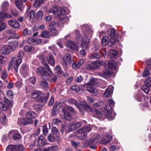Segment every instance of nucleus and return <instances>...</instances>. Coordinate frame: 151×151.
<instances>
[{"label":"nucleus","instance_id":"72a5a7b5","mask_svg":"<svg viewBox=\"0 0 151 151\" xmlns=\"http://www.w3.org/2000/svg\"><path fill=\"white\" fill-rule=\"evenodd\" d=\"M6 151H17L16 145H9L6 148Z\"/></svg>","mask_w":151,"mask_h":151},{"label":"nucleus","instance_id":"c85d7f7f","mask_svg":"<svg viewBox=\"0 0 151 151\" xmlns=\"http://www.w3.org/2000/svg\"><path fill=\"white\" fill-rule=\"evenodd\" d=\"M18 122L19 123H20L23 125H26L28 124H31L27 118H19Z\"/></svg>","mask_w":151,"mask_h":151},{"label":"nucleus","instance_id":"e433bc0d","mask_svg":"<svg viewBox=\"0 0 151 151\" xmlns=\"http://www.w3.org/2000/svg\"><path fill=\"white\" fill-rule=\"evenodd\" d=\"M80 129L82 130L83 132L87 134V132H89L91 130V128L90 126H86Z\"/></svg>","mask_w":151,"mask_h":151},{"label":"nucleus","instance_id":"e2e57ef3","mask_svg":"<svg viewBox=\"0 0 151 151\" xmlns=\"http://www.w3.org/2000/svg\"><path fill=\"white\" fill-rule=\"evenodd\" d=\"M17 151H24V148L22 145H16Z\"/></svg>","mask_w":151,"mask_h":151},{"label":"nucleus","instance_id":"20e7f679","mask_svg":"<svg viewBox=\"0 0 151 151\" xmlns=\"http://www.w3.org/2000/svg\"><path fill=\"white\" fill-rule=\"evenodd\" d=\"M31 96L35 101H42L44 99V94L40 91H34L31 93Z\"/></svg>","mask_w":151,"mask_h":151},{"label":"nucleus","instance_id":"09e8293b","mask_svg":"<svg viewBox=\"0 0 151 151\" xmlns=\"http://www.w3.org/2000/svg\"><path fill=\"white\" fill-rule=\"evenodd\" d=\"M95 111L96 114L97 116L99 118H104V115L101 113L99 111L96 109H95Z\"/></svg>","mask_w":151,"mask_h":151},{"label":"nucleus","instance_id":"aec40b11","mask_svg":"<svg viewBox=\"0 0 151 151\" xmlns=\"http://www.w3.org/2000/svg\"><path fill=\"white\" fill-rule=\"evenodd\" d=\"M48 63L51 65L54 66L55 64V61L54 58L51 54L48 55L46 57Z\"/></svg>","mask_w":151,"mask_h":151},{"label":"nucleus","instance_id":"a19ab883","mask_svg":"<svg viewBox=\"0 0 151 151\" xmlns=\"http://www.w3.org/2000/svg\"><path fill=\"white\" fill-rule=\"evenodd\" d=\"M144 97L143 96L142 93H139L137 94L136 96V99L139 102L142 101V100L144 99Z\"/></svg>","mask_w":151,"mask_h":151},{"label":"nucleus","instance_id":"412c9836","mask_svg":"<svg viewBox=\"0 0 151 151\" xmlns=\"http://www.w3.org/2000/svg\"><path fill=\"white\" fill-rule=\"evenodd\" d=\"M99 68L97 63L94 62L90 64H88L86 67V69L88 70H93Z\"/></svg>","mask_w":151,"mask_h":151},{"label":"nucleus","instance_id":"052dcab7","mask_svg":"<svg viewBox=\"0 0 151 151\" xmlns=\"http://www.w3.org/2000/svg\"><path fill=\"white\" fill-rule=\"evenodd\" d=\"M58 10L57 7H53L50 9L48 12L49 13H52L53 14H55L58 12Z\"/></svg>","mask_w":151,"mask_h":151},{"label":"nucleus","instance_id":"c9c22d12","mask_svg":"<svg viewBox=\"0 0 151 151\" xmlns=\"http://www.w3.org/2000/svg\"><path fill=\"white\" fill-rule=\"evenodd\" d=\"M21 135L18 133H16L13 134L12 136V138L15 140H19L21 138Z\"/></svg>","mask_w":151,"mask_h":151},{"label":"nucleus","instance_id":"ddd939ff","mask_svg":"<svg viewBox=\"0 0 151 151\" xmlns=\"http://www.w3.org/2000/svg\"><path fill=\"white\" fill-rule=\"evenodd\" d=\"M108 32L109 34L110 37V42L112 45H113L116 41L115 39V30L114 29H111L109 30Z\"/></svg>","mask_w":151,"mask_h":151},{"label":"nucleus","instance_id":"f03ea898","mask_svg":"<svg viewBox=\"0 0 151 151\" xmlns=\"http://www.w3.org/2000/svg\"><path fill=\"white\" fill-rule=\"evenodd\" d=\"M84 35L85 39L81 42V45L82 48L86 49L89 47V43L90 42L89 37L92 36V32L90 29H88V30L85 31L84 32Z\"/></svg>","mask_w":151,"mask_h":151},{"label":"nucleus","instance_id":"c756f323","mask_svg":"<svg viewBox=\"0 0 151 151\" xmlns=\"http://www.w3.org/2000/svg\"><path fill=\"white\" fill-rule=\"evenodd\" d=\"M28 67L27 65L25 64H23L20 68V72L23 74H25L27 71Z\"/></svg>","mask_w":151,"mask_h":151},{"label":"nucleus","instance_id":"864d4df0","mask_svg":"<svg viewBox=\"0 0 151 151\" xmlns=\"http://www.w3.org/2000/svg\"><path fill=\"white\" fill-rule=\"evenodd\" d=\"M145 84L147 87L151 86V78L147 79L144 82Z\"/></svg>","mask_w":151,"mask_h":151},{"label":"nucleus","instance_id":"473e14b6","mask_svg":"<svg viewBox=\"0 0 151 151\" xmlns=\"http://www.w3.org/2000/svg\"><path fill=\"white\" fill-rule=\"evenodd\" d=\"M2 117L0 118V124L5 125L6 123V117L5 114H3L2 115Z\"/></svg>","mask_w":151,"mask_h":151},{"label":"nucleus","instance_id":"cd10ccee","mask_svg":"<svg viewBox=\"0 0 151 151\" xmlns=\"http://www.w3.org/2000/svg\"><path fill=\"white\" fill-rule=\"evenodd\" d=\"M15 4L20 10L22 11L23 9L24 6L21 0H16Z\"/></svg>","mask_w":151,"mask_h":151},{"label":"nucleus","instance_id":"a211bd4d","mask_svg":"<svg viewBox=\"0 0 151 151\" xmlns=\"http://www.w3.org/2000/svg\"><path fill=\"white\" fill-rule=\"evenodd\" d=\"M101 138L100 136L98 134L94 135L91 139L88 140L90 142V143L91 144L92 142H93L95 144H97Z\"/></svg>","mask_w":151,"mask_h":151},{"label":"nucleus","instance_id":"7c9ffc66","mask_svg":"<svg viewBox=\"0 0 151 151\" xmlns=\"http://www.w3.org/2000/svg\"><path fill=\"white\" fill-rule=\"evenodd\" d=\"M0 20H3V18L4 17L9 18H11L12 16L6 13L2 12H0Z\"/></svg>","mask_w":151,"mask_h":151},{"label":"nucleus","instance_id":"13d9d810","mask_svg":"<svg viewBox=\"0 0 151 151\" xmlns=\"http://www.w3.org/2000/svg\"><path fill=\"white\" fill-rule=\"evenodd\" d=\"M42 131L43 134L46 136L48 132V130L47 126L45 125L43 126L42 128Z\"/></svg>","mask_w":151,"mask_h":151},{"label":"nucleus","instance_id":"603ef678","mask_svg":"<svg viewBox=\"0 0 151 151\" xmlns=\"http://www.w3.org/2000/svg\"><path fill=\"white\" fill-rule=\"evenodd\" d=\"M41 36L43 37L48 38L50 37V34L47 31H44L42 32Z\"/></svg>","mask_w":151,"mask_h":151},{"label":"nucleus","instance_id":"338daca9","mask_svg":"<svg viewBox=\"0 0 151 151\" xmlns=\"http://www.w3.org/2000/svg\"><path fill=\"white\" fill-rule=\"evenodd\" d=\"M54 70L56 73H61V70L60 67L59 66H57L55 68Z\"/></svg>","mask_w":151,"mask_h":151},{"label":"nucleus","instance_id":"8fccbe9b","mask_svg":"<svg viewBox=\"0 0 151 151\" xmlns=\"http://www.w3.org/2000/svg\"><path fill=\"white\" fill-rule=\"evenodd\" d=\"M44 2L43 0H37L34 4V6L37 7L40 5Z\"/></svg>","mask_w":151,"mask_h":151},{"label":"nucleus","instance_id":"1a4fd4ad","mask_svg":"<svg viewBox=\"0 0 151 151\" xmlns=\"http://www.w3.org/2000/svg\"><path fill=\"white\" fill-rule=\"evenodd\" d=\"M82 130L79 129L74 134L75 136L78 139L81 140H85L87 137V134L83 132Z\"/></svg>","mask_w":151,"mask_h":151},{"label":"nucleus","instance_id":"69168bd1","mask_svg":"<svg viewBox=\"0 0 151 151\" xmlns=\"http://www.w3.org/2000/svg\"><path fill=\"white\" fill-rule=\"evenodd\" d=\"M51 131L54 134H57L59 132L57 128L55 127H53L52 128Z\"/></svg>","mask_w":151,"mask_h":151},{"label":"nucleus","instance_id":"2f4dec72","mask_svg":"<svg viewBox=\"0 0 151 151\" xmlns=\"http://www.w3.org/2000/svg\"><path fill=\"white\" fill-rule=\"evenodd\" d=\"M24 49L25 51L29 52H34L35 48L30 46H26L24 47Z\"/></svg>","mask_w":151,"mask_h":151},{"label":"nucleus","instance_id":"f8f14e48","mask_svg":"<svg viewBox=\"0 0 151 151\" xmlns=\"http://www.w3.org/2000/svg\"><path fill=\"white\" fill-rule=\"evenodd\" d=\"M108 32L109 34L110 37V42L112 45H113L116 41L115 39V30L114 29H111L109 30Z\"/></svg>","mask_w":151,"mask_h":151},{"label":"nucleus","instance_id":"de8ad7c7","mask_svg":"<svg viewBox=\"0 0 151 151\" xmlns=\"http://www.w3.org/2000/svg\"><path fill=\"white\" fill-rule=\"evenodd\" d=\"M87 142L88 145H89V147L91 149L95 150L97 148L96 145V144H95L93 142H92L91 144H90V142L88 141H87Z\"/></svg>","mask_w":151,"mask_h":151},{"label":"nucleus","instance_id":"6e6d98bb","mask_svg":"<svg viewBox=\"0 0 151 151\" xmlns=\"http://www.w3.org/2000/svg\"><path fill=\"white\" fill-rule=\"evenodd\" d=\"M73 123L76 129L80 127L82 124V122H80L75 121Z\"/></svg>","mask_w":151,"mask_h":151},{"label":"nucleus","instance_id":"bf43d9fd","mask_svg":"<svg viewBox=\"0 0 151 151\" xmlns=\"http://www.w3.org/2000/svg\"><path fill=\"white\" fill-rule=\"evenodd\" d=\"M85 103V106L86 110L88 112H91L92 111V109L85 102H84Z\"/></svg>","mask_w":151,"mask_h":151},{"label":"nucleus","instance_id":"7ed1b4c3","mask_svg":"<svg viewBox=\"0 0 151 151\" xmlns=\"http://www.w3.org/2000/svg\"><path fill=\"white\" fill-rule=\"evenodd\" d=\"M7 35H9V37H5L1 39L2 41L5 40L6 41L9 39L12 38H17L19 37V36L16 34L15 32L12 29H9L5 30Z\"/></svg>","mask_w":151,"mask_h":151},{"label":"nucleus","instance_id":"dca6fc26","mask_svg":"<svg viewBox=\"0 0 151 151\" xmlns=\"http://www.w3.org/2000/svg\"><path fill=\"white\" fill-rule=\"evenodd\" d=\"M12 47L9 45H6L2 47L1 50L2 54H8L12 51Z\"/></svg>","mask_w":151,"mask_h":151},{"label":"nucleus","instance_id":"774afa93","mask_svg":"<svg viewBox=\"0 0 151 151\" xmlns=\"http://www.w3.org/2000/svg\"><path fill=\"white\" fill-rule=\"evenodd\" d=\"M64 44V41H63V39L60 40L57 43V45L61 48H62L63 47Z\"/></svg>","mask_w":151,"mask_h":151},{"label":"nucleus","instance_id":"680f3d73","mask_svg":"<svg viewBox=\"0 0 151 151\" xmlns=\"http://www.w3.org/2000/svg\"><path fill=\"white\" fill-rule=\"evenodd\" d=\"M31 31L30 30H28L27 29H24L23 31V35L25 36L27 34L30 35L31 34Z\"/></svg>","mask_w":151,"mask_h":151},{"label":"nucleus","instance_id":"2eb2a0df","mask_svg":"<svg viewBox=\"0 0 151 151\" xmlns=\"http://www.w3.org/2000/svg\"><path fill=\"white\" fill-rule=\"evenodd\" d=\"M113 89L114 87L112 86H108L105 91L104 96L106 97H111L112 95Z\"/></svg>","mask_w":151,"mask_h":151},{"label":"nucleus","instance_id":"a18cd8bd","mask_svg":"<svg viewBox=\"0 0 151 151\" xmlns=\"http://www.w3.org/2000/svg\"><path fill=\"white\" fill-rule=\"evenodd\" d=\"M40 85L42 88L46 89L47 88L48 83L46 81H43L40 83Z\"/></svg>","mask_w":151,"mask_h":151},{"label":"nucleus","instance_id":"bb28decb","mask_svg":"<svg viewBox=\"0 0 151 151\" xmlns=\"http://www.w3.org/2000/svg\"><path fill=\"white\" fill-rule=\"evenodd\" d=\"M45 142L43 137L41 136H40L38 139L37 144L39 146H43L45 145Z\"/></svg>","mask_w":151,"mask_h":151},{"label":"nucleus","instance_id":"ea45409f","mask_svg":"<svg viewBox=\"0 0 151 151\" xmlns=\"http://www.w3.org/2000/svg\"><path fill=\"white\" fill-rule=\"evenodd\" d=\"M35 15V12L33 10H31L28 13V17L30 20L33 18Z\"/></svg>","mask_w":151,"mask_h":151},{"label":"nucleus","instance_id":"9d476101","mask_svg":"<svg viewBox=\"0 0 151 151\" xmlns=\"http://www.w3.org/2000/svg\"><path fill=\"white\" fill-rule=\"evenodd\" d=\"M67 46L72 51H78V45L76 44L73 42L71 41H68L67 42Z\"/></svg>","mask_w":151,"mask_h":151},{"label":"nucleus","instance_id":"49530a36","mask_svg":"<svg viewBox=\"0 0 151 151\" xmlns=\"http://www.w3.org/2000/svg\"><path fill=\"white\" fill-rule=\"evenodd\" d=\"M36 40L32 38H29L27 40L29 44L34 45L37 44Z\"/></svg>","mask_w":151,"mask_h":151},{"label":"nucleus","instance_id":"0e129e2a","mask_svg":"<svg viewBox=\"0 0 151 151\" xmlns=\"http://www.w3.org/2000/svg\"><path fill=\"white\" fill-rule=\"evenodd\" d=\"M8 6V3L7 1H5L3 4L2 6V7L3 9L6 10Z\"/></svg>","mask_w":151,"mask_h":151},{"label":"nucleus","instance_id":"9b49d317","mask_svg":"<svg viewBox=\"0 0 151 151\" xmlns=\"http://www.w3.org/2000/svg\"><path fill=\"white\" fill-rule=\"evenodd\" d=\"M25 116L29 122L31 124L33 122V119L36 117V115L33 111H29L27 112L26 113Z\"/></svg>","mask_w":151,"mask_h":151},{"label":"nucleus","instance_id":"4c0bfd02","mask_svg":"<svg viewBox=\"0 0 151 151\" xmlns=\"http://www.w3.org/2000/svg\"><path fill=\"white\" fill-rule=\"evenodd\" d=\"M47 138L48 141L50 142H53L55 140V137L51 134H50L48 135Z\"/></svg>","mask_w":151,"mask_h":151},{"label":"nucleus","instance_id":"f704fd0d","mask_svg":"<svg viewBox=\"0 0 151 151\" xmlns=\"http://www.w3.org/2000/svg\"><path fill=\"white\" fill-rule=\"evenodd\" d=\"M69 102L72 104L74 105L76 107L78 108L79 105L78 102L75 99H70L69 100Z\"/></svg>","mask_w":151,"mask_h":151},{"label":"nucleus","instance_id":"f3484780","mask_svg":"<svg viewBox=\"0 0 151 151\" xmlns=\"http://www.w3.org/2000/svg\"><path fill=\"white\" fill-rule=\"evenodd\" d=\"M9 25L12 27L17 28L20 26V24L15 19H10L8 21Z\"/></svg>","mask_w":151,"mask_h":151},{"label":"nucleus","instance_id":"39448f33","mask_svg":"<svg viewBox=\"0 0 151 151\" xmlns=\"http://www.w3.org/2000/svg\"><path fill=\"white\" fill-rule=\"evenodd\" d=\"M104 111L105 115L108 120H110L114 119V116L112 115V109L111 106L109 105H106L104 107Z\"/></svg>","mask_w":151,"mask_h":151},{"label":"nucleus","instance_id":"b1692460","mask_svg":"<svg viewBox=\"0 0 151 151\" xmlns=\"http://www.w3.org/2000/svg\"><path fill=\"white\" fill-rule=\"evenodd\" d=\"M87 90L91 93L93 96H96L98 94L97 91L95 88L91 87V86H87Z\"/></svg>","mask_w":151,"mask_h":151},{"label":"nucleus","instance_id":"4468645a","mask_svg":"<svg viewBox=\"0 0 151 151\" xmlns=\"http://www.w3.org/2000/svg\"><path fill=\"white\" fill-rule=\"evenodd\" d=\"M111 138V136L105 133L103 135L102 137L101 140V142L104 144L108 143L110 142Z\"/></svg>","mask_w":151,"mask_h":151},{"label":"nucleus","instance_id":"58836bf2","mask_svg":"<svg viewBox=\"0 0 151 151\" xmlns=\"http://www.w3.org/2000/svg\"><path fill=\"white\" fill-rule=\"evenodd\" d=\"M109 39L106 36L104 37L102 39L101 42L102 45L104 46L106 45L108 43Z\"/></svg>","mask_w":151,"mask_h":151},{"label":"nucleus","instance_id":"5fc2aeb1","mask_svg":"<svg viewBox=\"0 0 151 151\" xmlns=\"http://www.w3.org/2000/svg\"><path fill=\"white\" fill-rule=\"evenodd\" d=\"M91 57L93 58L98 59L100 58V55L99 53H95L91 54Z\"/></svg>","mask_w":151,"mask_h":151},{"label":"nucleus","instance_id":"c03bdc74","mask_svg":"<svg viewBox=\"0 0 151 151\" xmlns=\"http://www.w3.org/2000/svg\"><path fill=\"white\" fill-rule=\"evenodd\" d=\"M3 20H0V31H2L4 30L6 27V25L4 23H1Z\"/></svg>","mask_w":151,"mask_h":151},{"label":"nucleus","instance_id":"f257e3e1","mask_svg":"<svg viewBox=\"0 0 151 151\" xmlns=\"http://www.w3.org/2000/svg\"><path fill=\"white\" fill-rule=\"evenodd\" d=\"M45 67H39L36 70V72L38 75L42 76H47L51 75L52 73L51 70L48 65H44Z\"/></svg>","mask_w":151,"mask_h":151},{"label":"nucleus","instance_id":"37998d69","mask_svg":"<svg viewBox=\"0 0 151 151\" xmlns=\"http://www.w3.org/2000/svg\"><path fill=\"white\" fill-rule=\"evenodd\" d=\"M43 15V12L42 11H39L36 14L37 18L38 19H42Z\"/></svg>","mask_w":151,"mask_h":151},{"label":"nucleus","instance_id":"5701e85b","mask_svg":"<svg viewBox=\"0 0 151 151\" xmlns=\"http://www.w3.org/2000/svg\"><path fill=\"white\" fill-rule=\"evenodd\" d=\"M48 29L50 31V34L52 36H55L58 34V31L55 29L54 26L52 24H50L49 25Z\"/></svg>","mask_w":151,"mask_h":151},{"label":"nucleus","instance_id":"4be33fe9","mask_svg":"<svg viewBox=\"0 0 151 151\" xmlns=\"http://www.w3.org/2000/svg\"><path fill=\"white\" fill-rule=\"evenodd\" d=\"M62 111L63 113L65 119L70 120L72 118L71 115L67 111L65 107H63L62 109Z\"/></svg>","mask_w":151,"mask_h":151},{"label":"nucleus","instance_id":"393cba45","mask_svg":"<svg viewBox=\"0 0 151 151\" xmlns=\"http://www.w3.org/2000/svg\"><path fill=\"white\" fill-rule=\"evenodd\" d=\"M37 58L39 59L41 63L44 65H48L46 62V58L45 56L42 54H40L37 56Z\"/></svg>","mask_w":151,"mask_h":151},{"label":"nucleus","instance_id":"6e6552de","mask_svg":"<svg viewBox=\"0 0 151 151\" xmlns=\"http://www.w3.org/2000/svg\"><path fill=\"white\" fill-rule=\"evenodd\" d=\"M23 51H19L17 57V60L15 62L14 65V70L17 72L18 70V67L21 63L22 60L20 58L21 55L22 54Z\"/></svg>","mask_w":151,"mask_h":151},{"label":"nucleus","instance_id":"6ab92c4d","mask_svg":"<svg viewBox=\"0 0 151 151\" xmlns=\"http://www.w3.org/2000/svg\"><path fill=\"white\" fill-rule=\"evenodd\" d=\"M99 86L98 81L97 79L94 78L91 79L89 82L86 84H85L84 86Z\"/></svg>","mask_w":151,"mask_h":151},{"label":"nucleus","instance_id":"0eeeda50","mask_svg":"<svg viewBox=\"0 0 151 151\" xmlns=\"http://www.w3.org/2000/svg\"><path fill=\"white\" fill-rule=\"evenodd\" d=\"M72 61L71 55L69 54L66 53L64 56L61 64L64 66H67L71 64Z\"/></svg>","mask_w":151,"mask_h":151},{"label":"nucleus","instance_id":"423d86ee","mask_svg":"<svg viewBox=\"0 0 151 151\" xmlns=\"http://www.w3.org/2000/svg\"><path fill=\"white\" fill-rule=\"evenodd\" d=\"M12 106L11 101L6 98L4 99V101L0 103V107L4 111L8 109L10 106Z\"/></svg>","mask_w":151,"mask_h":151},{"label":"nucleus","instance_id":"79ce46f5","mask_svg":"<svg viewBox=\"0 0 151 151\" xmlns=\"http://www.w3.org/2000/svg\"><path fill=\"white\" fill-rule=\"evenodd\" d=\"M65 11L64 9L62 8H59L58 9L57 15L58 16H60L65 14Z\"/></svg>","mask_w":151,"mask_h":151},{"label":"nucleus","instance_id":"3c124183","mask_svg":"<svg viewBox=\"0 0 151 151\" xmlns=\"http://www.w3.org/2000/svg\"><path fill=\"white\" fill-rule=\"evenodd\" d=\"M1 75L2 79L4 80L6 79L7 76V71L6 70L2 71L1 72Z\"/></svg>","mask_w":151,"mask_h":151},{"label":"nucleus","instance_id":"4d7b16f0","mask_svg":"<svg viewBox=\"0 0 151 151\" xmlns=\"http://www.w3.org/2000/svg\"><path fill=\"white\" fill-rule=\"evenodd\" d=\"M72 90L76 92H78L80 90V88L77 85H75L71 87Z\"/></svg>","mask_w":151,"mask_h":151},{"label":"nucleus","instance_id":"a878e982","mask_svg":"<svg viewBox=\"0 0 151 151\" xmlns=\"http://www.w3.org/2000/svg\"><path fill=\"white\" fill-rule=\"evenodd\" d=\"M108 67L111 69H115L116 67L115 62L112 60H110L108 64Z\"/></svg>","mask_w":151,"mask_h":151}]
</instances>
